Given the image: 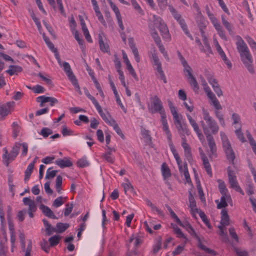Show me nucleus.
<instances>
[{"label": "nucleus", "mask_w": 256, "mask_h": 256, "mask_svg": "<svg viewBox=\"0 0 256 256\" xmlns=\"http://www.w3.org/2000/svg\"><path fill=\"white\" fill-rule=\"evenodd\" d=\"M227 194L222 195L220 198V201L219 202L218 200H216L215 202L218 204L217 208L218 209L226 208L228 206L227 200Z\"/></svg>", "instance_id": "393cba45"}, {"label": "nucleus", "mask_w": 256, "mask_h": 256, "mask_svg": "<svg viewBox=\"0 0 256 256\" xmlns=\"http://www.w3.org/2000/svg\"><path fill=\"white\" fill-rule=\"evenodd\" d=\"M148 26L150 29L151 36L152 37L156 46L162 44L160 38L155 28H152L150 25H149Z\"/></svg>", "instance_id": "b1692460"}, {"label": "nucleus", "mask_w": 256, "mask_h": 256, "mask_svg": "<svg viewBox=\"0 0 256 256\" xmlns=\"http://www.w3.org/2000/svg\"><path fill=\"white\" fill-rule=\"evenodd\" d=\"M214 114H215L220 124L222 126L224 127L225 126V122H224V118L223 114L221 113V112L218 111V110H216L214 112Z\"/></svg>", "instance_id": "c9c22d12"}, {"label": "nucleus", "mask_w": 256, "mask_h": 256, "mask_svg": "<svg viewBox=\"0 0 256 256\" xmlns=\"http://www.w3.org/2000/svg\"><path fill=\"white\" fill-rule=\"evenodd\" d=\"M234 249L237 256H248V252L246 250H242L237 248H234Z\"/></svg>", "instance_id": "bf43d9fd"}, {"label": "nucleus", "mask_w": 256, "mask_h": 256, "mask_svg": "<svg viewBox=\"0 0 256 256\" xmlns=\"http://www.w3.org/2000/svg\"><path fill=\"white\" fill-rule=\"evenodd\" d=\"M202 159L203 162V165L205 168V170L207 172V174L210 177L212 176V174L211 169V166L208 162V159L206 156L204 154L202 156Z\"/></svg>", "instance_id": "412c9836"}, {"label": "nucleus", "mask_w": 256, "mask_h": 256, "mask_svg": "<svg viewBox=\"0 0 256 256\" xmlns=\"http://www.w3.org/2000/svg\"><path fill=\"white\" fill-rule=\"evenodd\" d=\"M132 4L134 6V8H135L136 10L138 12L142 15L144 14V11L142 10L140 6V5L138 4L136 1V0H132Z\"/></svg>", "instance_id": "09e8293b"}, {"label": "nucleus", "mask_w": 256, "mask_h": 256, "mask_svg": "<svg viewBox=\"0 0 256 256\" xmlns=\"http://www.w3.org/2000/svg\"><path fill=\"white\" fill-rule=\"evenodd\" d=\"M206 76L208 82L212 85V86L218 84V82L216 79H215L214 76L209 72L206 74Z\"/></svg>", "instance_id": "37998d69"}, {"label": "nucleus", "mask_w": 256, "mask_h": 256, "mask_svg": "<svg viewBox=\"0 0 256 256\" xmlns=\"http://www.w3.org/2000/svg\"><path fill=\"white\" fill-rule=\"evenodd\" d=\"M34 76H38L44 82L48 85H50V86L53 85L52 82V80L49 79V78H47L46 77L44 76L42 74V73L39 72L38 74H34Z\"/></svg>", "instance_id": "49530a36"}, {"label": "nucleus", "mask_w": 256, "mask_h": 256, "mask_svg": "<svg viewBox=\"0 0 256 256\" xmlns=\"http://www.w3.org/2000/svg\"><path fill=\"white\" fill-rule=\"evenodd\" d=\"M182 172L186 178V182L188 183L191 182V180L188 171V164L186 162L184 164V168L182 170Z\"/></svg>", "instance_id": "473e14b6"}, {"label": "nucleus", "mask_w": 256, "mask_h": 256, "mask_svg": "<svg viewBox=\"0 0 256 256\" xmlns=\"http://www.w3.org/2000/svg\"><path fill=\"white\" fill-rule=\"evenodd\" d=\"M55 164L62 168L70 167L72 166V162L67 157H64L62 159L59 158L56 160L55 161Z\"/></svg>", "instance_id": "f8f14e48"}, {"label": "nucleus", "mask_w": 256, "mask_h": 256, "mask_svg": "<svg viewBox=\"0 0 256 256\" xmlns=\"http://www.w3.org/2000/svg\"><path fill=\"white\" fill-rule=\"evenodd\" d=\"M208 146L210 148V157L216 156V147L212 136H206Z\"/></svg>", "instance_id": "9d476101"}, {"label": "nucleus", "mask_w": 256, "mask_h": 256, "mask_svg": "<svg viewBox=\"0 0 256 256\" xmlns=\"http://www.w3.org/2000/svg\"><path fill=\"white\" fill-rule=\"evenodd\" d=\"M152 108L150 110L152 114L158 112L160 114L165 112L162 103L157 96L152 98Z\"/></svg>", "instance_id": "423d86ee"}, {"label": "nucleus", "mask_w": 256, "mask_h": 256, "mask_svg": "<svg viewBox=\"0 0 256 256\" xmlns=\"http://www.w3.org/2000/svg\"><path fill=\"white\" fill-rule=\"evenodd\" d=\"M218 188L222 195L229 194L228 190L226 188L224 182L221 180H218Z\"/></svg>", "instance_id": "bb28decb"}, {"label": "nucleus", "mask_w": 256, "mask_h": 256, "mask_svg": "<svg viewBox=\"0 0 256 256\" xmlns=\"http://www.w3.org/2000/svg\"><path fill=\"white\" fill-rule=\"evenodd\" d=\"M226 158L229 162L232 164H234V160L236 158L235 154L233 149H230L224 152Z\"/></svg>", "instance_id": "cd10ccee"}, {"label": "nucleus", "mask_w": 256, "mask_h": 256, "mask_svg": "<svg viewBox=\"0 0 256 256\" xmlns=\"http://www.w3.org/2000/svg\"><path fill=\"white\" fill-rule=\"evenodd\" d=\"M199 216L201 218L202 220V222L208 226V228H210V224L206 216V215L204 212L200 211V212H199Z\"/></svg>", "instance_id": "4c0bfd02"}, {"label": "nucleus", "mask_w": 256, "mask_h": 256, "mask_svg": "<svg viewBox=\"0 0 256 256\" xmlns=\"http://www.w3.org/2000/svg\"><path fill=\"white\" fill-rule=\"evenodd\" d=\"M166 207L168 208V210L169 211L170 214L172 218H173L175 222L178 224H181L182 222L180 220V218L178 217V216L176 215V214L172 210L171 208L168 206L166 205Z\"/></svg>", "instance_id": "f704fd0d"}, {"label": "nucleus", "mask_w": 256, "mask_h": 256, "mask_svg": "<svg viewBox=\"0 0 256 256\" xmlns=\"http://www.w3.org/2000/svg\"><path fill=\"white\" fill-rule=\"evenodd\" d=\"M60 237L58 236H54L49 238L48 241L50 246H56L60 242Z\"/></svg>", "instance_id": "2f4dec72"}, {"label": "nucleus", "mask_w": 256, "mask_h": 256, "mask_svg": "<svg viewBox=\"0 0 256 256\" xmlns=\"http://www.w3.org/2000/svg\"><path fill=\"white\" fill-rule=\"evenodd\" d=\"M62 132L63 136H72L74 134V132L71 130L68 129L65 126H62Z\"/></svg>", "instance_id": "8fccbe9b"}, {"label": "nucleus", "mask_w": 256, "mask_h": 256, "mask_svg": "<svg viewBox=\"0 0 256 256\" xmlns=\"http://www.w3.org/2000/svg\"><path fill=\"white\" fill-rule=\"evenodd\" d=\"M162 172L164 179H166L171 176L170 170L165 163H163L162 165Z\"/></svg>", "instance_id": "c756f323"}, {"label": "nucleus", "mask_w": 256, "mask_h": 256, "mask_svg": "<svg viewBox=\"0 0 256 256\" xmlns=\"http://www.w3.org/2000/svg\"><path fill=\"white\" fill-rule=\"evenodd\" d=\"M181 28L182 29L184 34L191 40H193V37L192 34H190L187 25L186 23L180 26Z\"/></svg>", "instance_id": "864d4df0"}, {"label": "nucleus", "mask_w": 256, "mask_h": 256, "mask_svg": "<svg viewBox=\"0 0 256 256\" xmlns=\"http://www.w3.org/2000/svg\"><path fill=\"white\" fill-rule=\"evenodd\" d=\"M52 169V168H50L48 169L46 173V175L45 176L46 179H51L54 178L56 174L58 172L56 170H54L50 171V170Z\"/></svg>", "instance_id": "a19ab883"}, {"label": "nucleus", "mask_w": 256, "mask_h": 256, "mask_svg": "<svg viewBox=\"0 0 256 256\" xmlns=\"http://www.w3.org/2000/svg\"><path fill=\"white\" fill-rule=\"evenodd\" d=\"M212 87L214 89V90L216 94L218 96H222V94H223L222 92L221 88H220V86L219 84H218V83L214 85H212Z\"/></svg>", "instance_id": "6e6d98bb"}, {"label": "nucleus", "mask_w": 256, "mask_h": 256, "mask_svg": "<svg viewBox=\"0 0 256 256\" xmlns=\"http://www.w3.org/2000/svg\"><path fill=\"white\" fill-rule=\"evenodd\" d=\"M170 11L173 17L176 20H180L182 18L181 15L180 14H178L176 10L173 8H170Z\"/></svg>", "instance_id": "69168bd1"}, {"label": "nucleus", "mask_w": 256, "mask_h": 256, "mask_svg": "<svg viewBox=\"0 0 256 256\" xmlns=\"http://www.w3.org/2000/svg\"><path fill=\"white\" fill-rule=\"evenodd\" d=\"M164 40L166 41H170L171 39L170 35L169 33L168 28L166 24L164 22L158 28Z\"/></svg>", "instance_id": "9b49d317"}, {"label": "nucleus", "mask_w": 256, "mask_h": 256, "mask_svg": "<svg viewBox=\"0 0 256 256\" xmlns=\"http://www.w3.org/2000/svg\"><path fill=\"white\" fill-rule=\"evenodd\" d=\"M20 146V144L16 142L13 146L12 150L8 153V151L6 148H3L4 154H2V158L4 164L8 166L10 162L14 160L19 153V150Z\"/></svg>", "instance_id": "20e7f679"}, {"label": "nucleus", "mask_w": 256, "mask_h": 256, "mask_svg": "<svg viewBox=\"0 0 256 256\" xmlns=\"http://www.w3.org/2000/svg\"><path fill=\"white\" fill-rule=\"evenodd\" d=\"M34 168V162H30L26 170L24 172V180L26 182L28 180L30 177V175L33 171Z\"/></svg>", "instance_id": "a878e982"}, {"label": "nucleus", "mask_w": 256, "mask_h": 256, "mask_svg": "<svg viewBox=\"0 0 256 256\" xmlns=\"http://www.w3.org/2000/svg\"><path fill=\"white\" fill-rule=\"evenodd\" d=\"M182 65L184 67V73L185 76H186V78L192 75V69L188 64L187 62H186V64H182Z\"/></svg>", "instance_id": "72a5a7b5"}, {"label": "nucleus", "mask_w": 256, "mask_h": 256, "mask_svg": "<svg viewBox=\"0 0 256 256\" xmlns=\"http://www.w3.org/2000/svg\"><path fill=\"white\" fill-rule=\"evenodd\" d=\"M32 90H33L35 94H42L44 92L45 89L40 85L37 84L34 86L32 88Z\"/></svg>", "instance_id": "c03bdc74"}, {"label": "nucleus", "mask_w": 256, "mask_h": 256, "mask_svg": "<svg viewBox=\"0 0 256 256\" xmlns=\"http://www.w3.org/2000/svg\"><path fill=\"white\" fill-rule=\"evenodd\" d=\"M186 117L188 120L190 124L192 127L194 131L196 132L198 136L200 139H201L204 137L200 130L199 128V126L196 122V120L191 116L190 114H186Z\"/></svg>", "instance_id": "1a4fd4ad"}, {"label": "nucleus", "mask_w": 256, "mask_h": 256, "mask_svg": "<svg viewBox=\"0 0 256 256\" xmlns=\"http://www.w3.org/2000/svg\"><path fill=\"white\" fill-rule=\"evenodd\" d=\"M63 67L64 71L72 84L74 86L76 90L77 91L79 94H82V93L78 80L72 72L70 64L68 62H64L63 63Z\"/></svg>", "instance_id": "39448f33"}, {"label": "nucleus", "mask_w": 256, "mask_h": 256, "mask_svg": "<svg viewBox=\"0 0 256 256\" xmlns=\"http://www.w3.org/2000/svg\"><path fill=\"white\" fill-rule=\"evenodd\" d=\"M50 96H39L36 98L37 102H42V103L48 102Z\"/></svg>", "instance_id": "774afa93"}, {"label": "nucleus", "mask_w": 256, "mask_h": 256, "mask_svg": "<svg viewBox=\"0 0 256 256\" xmlns=\"http://www.w3.org/2000/svg\"><path fill=\"white\" fill-rule=\"evenodd\" d=\"M174 124L178 130V131L180 136L185 137V134L188 136L190 134V131L188 126L184 122H182L181 120H178L174 122Z\"/></svg>", "instance_id": "0eeeda50"}, {"label": "nucleus", "mask_w": 256, "mask_h": 256, "mask_svg": "<svg viewBox=\"0 0 256 256\" xmlns=\"http://www.w3.org/2000/svg\"><path fill=\"white\" fill-rule=\"evenodd\" d=\"M90 164L86 157L82 158L77 162V165L80 168H84L88 166Z\"/></svg>", "instance_id": "ea45409f"}, {"label": "nucleus", "mask_w": 256, "mask_h": 256, "mask_svg": "<svg viewBox=\"0 0 256 256\" xmlns=\"http://www.w3.org/2000/svg\"><path fill=\"white\" fill-rule=\"evenodd\" d=\"M50 246V244L49 245L48 242L45 240H44L43 242L41 244L42 248L46 253L49 252Z\"/></svg>", "instance_id": "338daca9"}, {"label": "nucleus", "mask_w": 256, "mask_h": 256, "mask_svg": "<svg viewBox=\"0 0 256 256\" xmlns=\"http://www.w3.org/2000/svg\"><path fill=\"white\" fill-rule=\"evenodd\" d=\"M126 68L129 72L130 74L136 80H138V78L137 75L135 72L132 66V64H130L126 66Z\"/></svg>", "instance_id": "3c124183"}, {"label": "nucleus", "mask_w": 256, "mask_h": 256, "mask_svg": "<svg viewBox=\"0 0 256 256\" xmlns=\"http://www.w3.org/2000/svg\"><path fill=\"white\" fill-rule=\"evenodd\" d=\"M63 198L60 196L56 198L54 201L52 203V206L54 208H58L62 205L64 204V202L62 201Z\"/></svg>", "instance_id": "a18cd8bd"}, {"label": "nucleus", "mask_w": 256, "mask_h": 256, "mask_svg": "<svg viewBox=\"0 0 256 256\" xmlns=\"http://www.w3.org/2000/svg\"><path fill=\"white\" fill-rule=\"evenodd\" d=\"M236 134L238 138L242 142H246L244 137L243 134L242 132L241 128H240L235 131Z\"/></svg>", "instance_id": "e2e57ef3"}, {"label": "nucleus", "mask_w": 256, "mask_h": 256, "mask_svg": "<svg viewBox=\"0 0 256 256\" xmlns=\"http://www.w3.org/2000/svg\"><path fill=\"white\" fill-rule=\"evenodd\" d=\"M98 43L100 44V50L102 52L104 53H108L110 52L109 46L108 44L104 43L102 37L100 34H98Z\"/></svg>", "instance_id": "aec40b11"}, {"label": "nucleus", "mask_w": 256, "mask_h": 256, "mask_svg": "<svg viewBox=\"0 0 256 256\" xmlns=\"http://www.w3.org/2000/svg\"><path fill=\"white\" fill-rule=\"evenodd\" d=\"M229 233L230 235L232 238H234L236 242H238V237L234 228H229Z\"/></svg>", "instance_id": "052dcab7"}, {"label": "nucleus", "mask_w": 256, "mask_h": 256, "mask_svg": "<svg viewBox=\"0 0 256 256\" xmlns=\"http://www.w3.org/2000/svg\"><path fill=\"white\" fill-rule=\"evenodd\" d=\"M22 70V68L19 66L10 65L9 66V69L6 70V72L10 76H12L18 74V73L20 72Z\"/></svg>", "instance_id": "6ab92c4d"}, {"label": "nucleus", "mask_w": 256, "mask_h": 256, "mask_svg": "<svg viewBox=\"0 0 256 256\" xmlns=\"http://www.w3.org/2000/svg\"><path fill=\"white\" fill-rule=\"evenodd\" d=\"M149 56L152 61L154 66H156V68H154L155 70L158 71L162 68V64L160 61L154 48L153 50L150 52L149 53Z\"/></svg>", "instance_id": "6e6552de"}, {"label": "nucleus", "mask_w": 256, "mask_h": 256, "mask_svg": "<svg viewBox=\"0 0 256 256\" xmlns=\"http://www.w3.org/2000/svg\"><path fill=\"white\" fill-rule=\"evenodd\" d=\"M187 78L193 90L195 92L198 93L199 90V86L196 79L194 78L193 75H192L191 76H188Z\"/></svg>", "instance_id": "4be33fe9"}, {"label": "nucleus", "mask_w": 256, "mask_h": 256, "mask_svg": "<svg viewBox=\"0 0 256 256\" xmlns=\"http://www.w3.org/2000/svg\"><path fill=\"white\" fill-rule=\"evenodd\" d=\"M204 45L205 46L206 49H204L203 48V50H201V51L206 54H212V50L211 47H210L209 43L205 42V44H204Z\"/></svg>", "instance_id": "0e129e2a"}, {"label": "nucleus", "mask_w": 256, "mask_h": 256, "mask_svg": "<svg viewBox=\"0 0 256 256\" xmlns=\"http://www.w3.org/2000/svg\"><path fill=\"white\" fill-rule=\"evenodd\" d=\"M182 146L184 149V152L188 151H191L190 148L188 144L186 142V138L185 137L182 138Z\"/></svg>", "instance_id": "4d7b16f0"}, {"label": "nucleus", "mask_w": 256, "mask_h": 256, "mask_svg": "<svg viewBox=\"0 0 256 256\" xmlns=\"http://www.w3.org/2000/svg\"><path fill=\"white\" fill-rule=\"evenodd\" d=\"M188 201L190 202L189 206L192 209V210L194 213L198 212V209L196 208V202L191 192H189L188 194Z\"/></svg>", "instance_id": "5701e85b"}, {"label": "nucleus", "mask_w": 256, "mask_h": 256, "mask_svg": "<svg viewBox=\"0 0 256 256\" xmlns=\"http://www.w3.org/2000/svg\"><path fill=\"white\" fill-rule=\"evenodd\" d=\"M66 206V208H64V216H68L72 212V208L74 207V205H73V204L72 203L70 204V206L69 204H67Z\"/></svg>", "instance_id": "680f3d73"}, {"label": "nucleus", "mask_w": 256, "mask_h": 256, "mask_svg": "<svg viewBox=\"0 0 256 256\" xmlns=\"http://www.w3.org/2000/svg\"><path fill=\"white\" fill-rule=\"evenodd\" d=\"M180 226L184 228L190 234L195 238L198 242V246L201 250L205 251L206 253L210 254L212 256H216L218 254V253L214 250H211L206 246L204 245L201 242V240L200 238L196 234L195 230L192 226L188 222H182L181 224H179Z\"/></svg>", "instance_id": "7ed1b4c3"}, {"label": "nucleus", "mask_w": 256, "mask_h": 256, "mask_svg": "<svg viewBox=\"0 0 256 256\" xmlns=\"http://www.w3.org/2000/svg\"><path fill=\"white\" fill-rule=\"evenodd\" d=\"M228 182L231 188L234 189L236 192H239L242 195H244V192L238 185V183L236 180V176L228 178Z\"/></svg>", "instance_id": "ddd939ff"}, {"label": "nucleus", "mask_w": 256, "mask_h": 256, "mask_svg": "<svg viewBox=\"0 0 256 256\" xmlns=\"http://www.w3.org/2000/svg\"><path fill=\"white\" fill-rule=\"evenodd\" d=\"M70 225L67 223L58 222L56 225V232L62 233L64 232L68 227Z\"/></svg>", "instance_id": "c85d7f7f"}, {"label": "nucleus", "mask_w": 256, "mask_h": 256, "mask_svg": "<svg viewBox=\"0 0 256 256\" xmlns=\"http://www.w3.org/2000/svg\"><path fill=\"white\" fill-rule=\"evenodd\" d=\"M168 104L170 112L173 116L174 122L178 120H182V116L178 114L176 108L173 105L172 102L170 100H168Z\"/></svg>", "instance_id": "f3484780"}, {"label": "nucleus", "mask_w": 256, "mask_h": 256, "mask_svg": "<svg viewBox=\"0 0 256 256\" xmlns=\"http://www.w3.org/2000/svg\"><path fill=\"white\" fill-rule=\"evenodd\" d=\"M220 134L222 140V148L224 152L230 149H232L230 143L225 134L223 132H220Z\"/></svg>", "instance_id": "2eb2a0df"}, {"label": "nucleus", "mask_w": 256, "mask_h": 256, "mask_svg": "<svg viewBox=\"0 0 256 256\" xmlns=\"http://www.w3.org/2000/svg\"><path fill=\"white\" fill-rule=\"evenodd\" d=\"M153 25L150 24V25L151 26L152 28H158L161 24L164 23L162 19L158 16H156V15L153 16Z\"/></svg>", "instance_id": "7c9ffc66"}, {"label": "nucleus", "mask_w": 256, "mask_h": 256, "mask_svg": "<svg viewBox=\"0 0 256 256\" xmlns=\"http://www.w3.org/2000/svg\"><path fill=\"white\" fill-rule=\"evenodd\" d=\"M52 130L46 127L42 128L40 134L44 138H47L49 135L52 134Z\"/></svg>", "instance_id": "58836bf2"}, {"label": "nucleus", "mask_w": 256, "mask_h": 256, "mask_svg": "<svg viewBox=\"0 0 256 256\" xmlns=\"http://www.w3.org/2000/svg\"><path fill=\"white\" fill-rule=\"evenodd\" d=\"M203 118L204 120H201L200 122L206 136H212V134H216L219 127L216 121L209 115L207 112H204Z\"/></svg>", "instance_id": "f03ea898"}, {"label": "nucleus", "mask_w": 256, "mask_h": 256, "mask_svg": "<svg viewBox=\"0 0 256 256\" xmlns=\"http://www.w3.org/2000/svg\"><path fill=\"white\" fill-rule=\"evenodd\" d=\"M221 220L220 224L223 226H228L230 224V217L228 212L226 209H222L220 212Z\"/></svg>", "instance_id": "a211bd4d"}, {"label": "nucleus", "mask_w": 256, "mask_h": 256, "mask_svg": "<svg viewBox=\"0 0 256 256\" xmlns=\"http://www.w3.org/2000/svg\"><path fill=\"white\" fill-rule=\"evenodd\" d=\"M128 182L126 184H122V186L124 188L125 194H126L127 192L130 191L132 192L134 188L128 180Z\"/></svg>", "instance_id": "13d9d810"}, {"label": "nucleus", "mask_w": 256, "mask_h": 256, "mask_svg": "<svg viewBox=\"0 0 256 256\" xmlns=\"http://www.w3.org/2000/svg\"><path fill=\"white\" fill-rule=\"evenodd\" d=\"M40 208L45 216L52 219H58V218L54 215V212L48 206L42 204Z\"/></svg>", "instance_id": "4468645a"}, {"label": "nucleus", "mask_w": 256, "mask_h": 256, "mask_svg": "<svg viewBox=\"0 0 256 256\" xmlns=\"http://www.w3.org/2000/svg\"><path fill=\"white\" fill-rule=\"evenodd\" d=\"M43 23L46 28L47 30L48 31L50 35L52 36V37L54 39H56V36L52 26L48 24L45 21H44Z\"/></svg>", "instance_id": "5fc2aeb1"}, {"label": "nucleus", "mask_w": 256, "mask_h": 256, "mask_svg": "<svg viewBox=\"0 0 256 256\" xmlns=\"http://www.w3.org/2000/svg\"><path fill=\"white\" fill-rule=\"evenodd\" d=\"M196 22L199 28H206L207 22L204 20V17L200 18H196Z\"/></svg>", "instance_id": "79ce46f5"}, {"label": "nucleus", "mask_w": 256, "mask_h": 256, "mask_svg": "<svg viewBox=\"0 0 256 256\" xmlns=\"http://www.w3.org/2000/svg\"><path fill=\"white\" fill-rule=\"evenodd\" d=\"M200 78L201 80V84L203 86L204 89L207 94L209 92H211L212 90H210L204 78L202 76H200Z\"/></svg>", "instance_id": "603ef678"}, {"label": "nucleus", "mask_w": 256, "mask_h": 256, "mask_svg": "<svg viewBox=\"0 0 256 256\" xmlns=\"http://www.w3.org/2000/svg\"><path fill=\"white\" fill-rule=\"evenodd\" d=\"M197 188L200 200L202 202L206 203V199L204 198V194L200 184L197 185Z\"/></svg>", "instance_id": "de8ad7c7"}, {"label": "nucleus", "mask_w": 256, "mask_h": 256, "mask_svg": "<svg viewBox=\"0 0 256 256\" xmlns=\"http://www.w3.org/2000/svg\"><path fill=\"white\" fill-rule=\"evenodd\" d=\"M236 46L240 54V60L248 70L252 74L254 72L253 68V59L250 51L242 38L240 36H236Z\"/></svg>", "instance_id": "f257e3e1"}, {"label": "nucleus", "mask_w": 256, "mask_h": 256, "mask_svg": "<svg viewBox=\"0 0 256 256\" xmlns=\"http://www.w3.org/2000/svg\"><path fill=\"white\" fill-rule=\"evenodd\" d=\"M14 102H8L0 106V115L6 116L10 112V108L13 106Z\"/></svg>", "instance_id": "dca6fc26"}, {"label": "nucleus", "mask_w": 256, "mask_h": 256, "mask_svg": "<svg viewBox=\"0 0 256 256\" xmlns=\"http://www.w3.org/2000/svg\"><path fill=\"white\" fill-rule=\"evenodd\" d=\"M222 21L223 25L228 30L229 34H232L233 32L232 30V26L226 20L224 16H222Z\"/></svg>", "instance_id": "e433bc0d"}]
</instances>
